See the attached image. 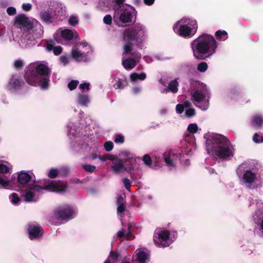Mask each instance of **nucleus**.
<instances>
[{"label": "nucleus", "instance_id": "f257e3e1", "mask_svg": "<svg viewBox=\"0 0 263 263\" xmlns=\"http://www.w3.org/2000/svg\"><path fill=\"white\" fill-rule=\"evenodd\" d=\"M15 24L24 30L18 42L22 48L35 45V39L40 37L43 34L42 25L36 20L29 18L24 14H20L15 17Z\"/></svg>", "mask_w": 263, "mask_h": 263}, {"label": "nucleus", "instance_id": "f03ea898", "mask_svg": "<svg viewBox=\"0 0 263 263\" xmlns=\"http://www.w3.org/2000/svg\"><path fill=\"white\" fill-rule=\"evenodd\" d=\"M208 153L216 158L230 159L234 156V148L230 141L222 135L208 133L204 134Z\"/></svg>", "mask_w": 263, "mask_h": 263}, {"label": "nucleus", "instance_id": "7ed1b4c3", "mask_svg": "<svg viewBox=\"0 0 263 263\" xmlns=\"http://www.w3.org/2000/svg\"><path fill=\"white\" fill-rule=\"evenodd\" d=\"M51 69L45 61H36L26 68L25 79L32 86H40L42 89L48 88Z\"/></svg>", "mask_w": 263, "mask_h": 263}, {"label": "nucleus", "instance_id": "20e7f679", "mask_svg": "<svg viewBox=\"0 0 263 263\" xmlns=\"http://www.w3.org/2000/svg\"><path fill=\"white\" fill-rule=\"evenodd\" d=\"M66 190V185L59 180H48L43 186L34 182L27 185L23 197L26 202H36L43 190L62 194L65 192Z\"/></svg>", "mask_w": 263, "mask_h": 263}, {"label": "nucleus", "instance_id": "39448f33", "mask_svg": "<svg viewBox=\"0 0 263 263\" xmlns=\"http://www.w3.org/2000/svg\"><path fill=\"white\" fill-rule=\"evenodd\" d=\"M191 47L194 56L198 59H203L216 52L217 44L213 36L203 34L193 42Z\"/></svg>", "mask_w": 263, "mask_h": 263}, {"label": "nucleus", "instance_id": "423d86ee", "mask_svg": "<svg viewBox=\"0 0 263 263\" xmlns=\"http://www.w3.org/2000/svg\"><path fill=\"white\" fill-rule=\"evenodd\" d=\"M121 155L123 158L111 165V171L114 173L119 174L128 172L132 174L139 168V163L141 161L139 157L128 152L122 153Z\"/></svg>", "mask_w": 263, "mask_h": 263}, {"label": "nucleus", "instance_id": "0eeeda50", "mask_svg": "<svg viewBox=\"0 0 263 263\" xmlns=\"http://www.w3.org/2000/svg\"><path fill=\"white\" fill-rule=\"evenodd\" d=\"M147 36V30L145 26L140 23L135 24L131 27L125 30L123 33L124 44H127L133 47V41H135L137 46L142 48V44Z\"/></svg>", "mask_w": 263, "mask_h": 263}, {"label": "nucleus", "instance_id": "6e6552de", "mask_svg": "<svg viewBox=\"0 0 263 263\" xmlns=\"http://www.w3.org/2000/svg\"><path fill=\"white\" fill-rule=\"evenodd\" d=\"M237 174L240 182L250 189H254L259 180L257 170L251 163L244 162L240 165Z\"/></svg>", "mask_w": 263, "mask_h": 263}, {"label": "nucleus", "instance_id": "1a4fd4ad", "mask_svg": "<svg viewBox=\"0 0 263 263\" xmlns=\"http://www.w3.org/2000/svg\"><path fill=\"white\" fill-rule=\"evenodd\" d=\"M173 30L178 35L185 38H190L197 32L198 23L195 18L183 17L173 25Z\"/></svg>", "mask_w": 263, "mask_h": 263}, {"label": "nucleus", "instance_id": "9d476101", "mask_svg": "<svg viewBox=\"0 0 263 263\" xmlns=\"http://www.w3.org/2000/svg\"><path fill=\"white\" fill-rule=\"evenodd\" d=\"M141 59V54L139 52L135 51L131 45L124 44L122 64L126 70H129L133 69L137 63L140 62Z\"/></svg>", "mask_w": 263, "mask_h": 263}, {"label": "nucleus", "instance_id": "9b49d317", "mask_svg": "<svg viewBox=\"0 0 263 263\" xmlns=\"http://www.w3.org/2000/svg\"><path fill=\"white\" fill-rule=\"evenodd\" d=\"M115 13L114 21L118 25L121 23H127L132 21V19L136 15L135 8L129 5H122L117 8H114Z\"/></svg>", "mask_w": 263, "mask_h": 263}, {"label": "nucleus", "instance_id": "f8f14e48", "mask_svg": "<svg viewBox=\"0 0 263 263\" xmlns=\"http://www.w3.org/2000/svg\"><path fill=\"white\" fill-rule=\"evenodd\" d=\"M210 94L206 89H196L191 92L194 104L201 110H206L209 106Z\"/></svg>", "mask_w": 263, "mask_h": 263}, {"label": "nucleus", "instance_id": "ddd939ff", "mask_svg": "<svg viewBox=\"0 0 263 263\" xmlns=\"http://www.w3.org/2000/svg\"><path fill=\"white\" fill-rule=\"evenodd\" d=\"M153 241L159 247H167L171 245L173 240L170 237V232L166 230L157 229L153 236Z\"/></svg>", "mask_w": 263, "mask_h": 263}, {"label": "nucleus", "instance_id": "4468645a", "mask_svg": "<svg viewBox=\"0 0 263 263\" xmlns=\"http://www.w3.org/2000/svg\"><path fill=\"white\" fill-rule=\"evenodd\" d=\"M250 205L255 207V211L253 215V220L263 236V202L260 200L256 201L255 203L253 202Z\"/></svg>", "mask_w": 263, "mask_h": 263}, {"label": "nucleus", "instance_id": "2eb2a0df", "mask_svg": "<svg viewBox=\"0 0 263 263\" xmlns=\"http://www.w3.org/2000/svg\"><path fill=\"white\" fill-rule=\"evenodd\" d=\"M90 50V47L86 43H81L72 49L71 55L77 61H85L86 59V53Z\"/></svg>", "mask_w": 263, "mask_h": 263}, {"label": "nucleus", "instance_id": "dca6fc26", "mask_svg": "<svg viewBox=\"0 0 263 263\" xmlns=\"http://www.w3.org/2000/svg\"><path fill=\"white\" fill-rule=\"evenodd\" d=\"M54 213L56 217L60 219L69 220L73 217L76 211L70 205H64L58 207Z\"/></svg>", "mask_w": 263, "mask_h": 263}, {"label": "nucleus", "instance_id": "f3484780", "mask_svg": "<svg viewBox=\"0 0 263 263\" xmlns=\"http://www.w3.org/2000/svg\"><path fill=\"white\" fill-rule=\"evenodd\" d=\"M149 259V253L144 248L137 249L133 255L134 263H147Z\"/></svg>", "mask_w": 263, "mask_h": 263}, {"label": "nucleus", "instance_id": "a211bd4d", "mask_svg": "<svg viewBox=\"0 0 263 263\" xmlns=\"http://www.w3.org/2000/svg\"><path fill=\"white\" fill-rule=\"evenodd\" d=\"M178 155L181 157V153L177 152L176 149L169 151L163 154V158L167 166L172 168L175 166L178 158Z\"/></svg>", "mask_w": 263, "mask_h": 263}, {"label": "nucleus", "instance_id": "6ab92c4d", "mask_svg": "<svg viewBox=\"0 0 263 263\" xmlns=\"http://www.w3.org/2000/svg\"><path fill=\"white\" fill-rule=\"evenodd\" d=\"M73 36L74 33L71 30L68 29L63 30L61 28L57 30L54 38L58 43L63 44L64 41L71 40Z\"/></svg>", "mask_w": 263, "mask_h": 263}, {"label": "nucleus", "instance_id": "aec40b11", "mask_svg": "<svg viewBox=\"0 0 263 263\" xmlns=\"http://www.w3.org/2000/svg\"><path fill=\"white\" fill-rule=\"evenodd\" d=\"M34 180V175L31 172L22 171L18 173L17 181L21 184L25 185Z\"/></svg>", "mask_w": 263, "mask_h": 263}, {"label": "nucleus", "instance_id": "412c9836", "mask_svg": "<svg viewBox=\"0 0 263 263\" xmlns=\"http://www.w3.org/2000/svg\"><path fill=\"white\" fill-rule=\"evenodd\" d=\"M40 16L41 21L47 24H50L56 22L55 16L53 15V10L51 8H49L40 12Z\"/></svg>", "mask_w": 263, "mask_h": 263}, {"label": "nucleus", "instance_id": "4be33fe9", "mask_svg": "<svg viewBox=\"0 0 263 263\" xmlns=\"http://www.w3.org/2000/svg\"><path fill=\"white\" fill-rule=\"evenodd\" d=\"M28 231L29 237L31 239L39 238L43 234V230L39 226L34 224L29 226Z\"/></svg>", "mask_w": 263, "mask_h": 263}, {"label": "nucleus", "instance_id": "5701e85b", "mask_svg": "<svg viewBox=\"0 0 263 263\" xmlns=\"http://www.w3.org/2000/svg\"><path fill=\"white\" fill-rule=\"evenodd\" d=\"M142 160L144 164L148 166H151L152 161H153L155 163V166L157 167L160 166V162L162 161V159L160 157V155L157 154L153 157V159L151 158L148 155H145L143 157Z\"/></svg>", "mask_w": 263, "mask_h": 263}, {"label": "nucleus", "instance_id": "b1692460", "mask_svg": "<svg viewBox=\"0 0 263 263\" xmlns=\"http://www.w3.org/2000/svg\"><path fill=\"white\" fill-rule=\"evenodd\" d=\"M53 15L55 16V21H62L65 17L66 13V8L65 6L61 5H57L54 10H53Z\"/></svg>", "mask_w": 263, "mask_h": 263}, {"label": "nucleus", "instance_id": "393cba45", "mask_svg": "<svg viewBox=\"0 0 263 263\" xmlns=\"http://www.w3.org/2000/svg\"><path fill=\"white\" fill-rule=\"evenodd\" d=\"M22 83L23 82L20 80L18 77L13 76L8 84L7 87L9 90L15 89L20 87Z\"/></svg>", "mask_w": 263, "mask_h": 263}, {"label": "nucleus", "instance_id": "a878e982", "mask_svg": "<svg viewBox=\"0 0 263 263\" xmlns=\"http://www.w3.org/2000/svg\"><path fill=\"white\" fill-rule=\"evenodd\" d=\"M179 83L176 80L171 81L169 83L166 88H165L162 92L165 93L167 92H172L173 93H176L178 90Z\"/></svg>", "mask_w": 263, "mask_h": 263}, {"label": "nucleus", "instance_id": "bb28decb", "mask_svg": "<svg viewBox=\"0 0 263 263\" xmlns=\"http://www.w3.org/2000/svg\"><path fill=\"white\" fill-rule=\"evenodd\" d=\"M12 169V165L8 162L0 161V174H7L10 173Z\"/></svg>", "mask_w": 263, "mask_h": 263}, {"label": "nucleus", "instance_id": "cd10ccee", "mask_svg": "<svg viewBox=\"0 0 263 263\" xmlns=\"http://www.w3.org/2000/svg\"><path fill=\"white\" fill-rule=\"evenodd\" d=\"M146 78V75L144 72H141L140 73L133 72L130 74V79L132 83H135L137 80L143 81Z\"/></svg>", "mask_w": 263, "mask_h": 263}, {"label": "nucleus", "instance_id": "c85d7f7f", "mask_svg": "<svg viewBox=\"0 0 263 263\" xmlns=\"http://www.w3.org/2000/svg\"><path fill=\"white\" fill-rule=\"evenodd\" d=\"M117 235L118 237L122 238L123 239H131L133 238L130 233L129 227H128L127 231L124 229L119 231L117 233Z\"/></svg>", "mask_w": 263, "mask_h": 263}, {"label": "nucleus", "instance_id": "c756f323", "mask_svg": "<svg viewBox=\"0 0 263 263\" xmlns=\"http://www.w3.org/2000/svg\"><path fill=\"white\" fill-rule=\"evenodd\" d=\"M89 102L90 101L89 99L88 96L87 95H79L78 98V103L79 104L83 106H87L88 104L89 103Z\"/></svg>", "mask_w": 263, "mask_h": 263}, {"label": "nucleus", "instance_id": "7c9ffc66", "mask_svg": "<svg viewBox=\"0 0 263 263\" xmlns=\"http://www.w3.org/2000/svg\"><path fill=\"white\" fill-rule=\"evenodd\" d=\"M46 48L48 51H52L55 55H59L62 51V48L61 46H54L51 44H48L46 46Z\"/></svg>", "mask_w": 263, "mask_h": 263}, {"label": "nucleus", "instance_id": "2f4dec72", "mask_svg": "<svg viewBox=\"0 0 263 263\" xmlns=\"http://www.w3.org/2000/svg\"><path fill=\"white\" fill-rule=\"evenodd\" d=\"M251 124L254 127H261L263 125V118L260 116H254L252 119Z\"/></svg>", "mask_w": 263, "mask_h": 263}, {"label": "nucleus", "instance_id": "473e14b6", "mask_svg": "<svg viewBox=\"0 0 263 263\" xmlns=\"http://www.w3.org/2000/svg\"><path fill=\"white\" fill-rule=\"evenodd\" d=\"M11 186V182L8 179L0 176V189H9Z\"/></svg>", "mask_w": 263, "mask_h": 263}, {"label": "nucleus", "instance_id": "72a5a7b5", "mask_svg": "<svg viewBox=\"0 0 263 263\" xmlns=\"http://www.w3.org/2000/svg\"><path fill=\"white\" fill-rule=\"evenodd\" d=\"M117 212L118 214L122 213L124 212L125 209V205L124 203V198L122 196H120L117 198Z\"/></svg>", "mask_w": 263, "mask_h": 263}, {"label": "nucleus", "instance_id": "f704fd0d", "mask_svg": "<svg viewBox=\"0 0 263 263\" xmlns=\"http://www.w3.org/2000/svg\"><path fill=\"white\" fill-rule=\"evenodd\" d=\"M215 35L217 39L222 41H225L228 37L227 32L224 30H218L216 32Z\"/></svg>", "mask_w": 263, "mask_h": 263}, {"label": "nucleus", "instance_id": "c9c22d12", "mask_svg": "<svg viewBox=\"0 0 263 263\" xmlns=\"http://www.w3.org/2000/svg\"><path fill=\"white\" fill-rule=\"evenodd\" d=\"M185 141L189 143L188 147L190 148V149H192L193 148L195 147V139L194 136H190L186 137L185 138Z\"/></svg>", "mask_w": 263, "mask_h": 263}, {"label": "nucleus", "instance_id": "e433bc0d", "mask_svg": "<svg viewBox=\"0 0 263 263\" xmlns=\"http://www.w3.org/2000/svg\"><path fill=\"white\" fill-rule=\"evenodd\" d=\"M187 130L189 133L194 134L197 133L199 127L197 124L191 123L188 125Z\"/></svg>", "mask_w": 263, "mask_h": 263}, {"label": "nucleus", "instance_id": "4c0bfd02", "mask_svg": "<svg viewBox=\"0 0 263 263\" xmlns=\"http://www.w3.org/2000/svg\"><path fill=\"white\" fill-rule=\"evenodd\" d=\"M208 68V65L205 62H201L198 64L197 69L200 72H205Z\"/></svg>", "mask_w": 263, "mask_h": 263}, {"label": "nucleus", "instance_id": "58836bf2", "mask_svg": "<svg viewBox=\"0 0 263 263\" xmlns=\"http://www.w3.org/2000/svg\"><path fill=\"white\" fill-rule=\"evenodd\" d=\"M118 257L119 255L117 253H113L111 251L109 258L107 260H106L104 263H111V261L114 263L115 261L117 260Z\"/></svg>", "mask_w": 263, "mask_h": 263}, {"label": "nucleus", "instance_id": "ea45409f", "mask_svg": "<svg viewBox=\"0 0 263 263\" xmlns=\"http://www.w3.org/2000/svg\"><path fill=\"white\" fill-rule=\"evenodd\" d=\"M10 200L13 204H17L20 200L17 194L15 193L10 196Z\"/></svg>", "mask_w": 263, "mask_h": 263}, {"label": "nucleus", "instance_id": "a19ab883", "mask_svg": "<svg viewBox=\"0 0 263 263\" xmlns=\"http://www.w3.org/2000/svg\"><path fill=\"white\" fill-rule=\"evenodd\" d=\"M68 23L71 26L77 24L79 22L78 17L75 15H71L68 19Z\"/></svg>", "mask_w": 263, "mask_h": 263}, {"label": "nucleus", "instance_id": "79ce46f5", "mask_svg": "<svg viewBox=\"0 0 263 263\" xmlns=\"http://www.w3.org/2000/svg\"><path fill=\"white\" fill-rule=\"evenodd\" d=\"M253 140L256 143H262L263 136L259 135L257 133H255L253 137Z\"/></svg>", "mask_w": 263, "mask_h": 263}, {"label": "nucleus", "instance_id": "37998d69", "mask_svg": "<svg viewBox=\"0 0 263 263\" xmlns=\"http://www.w3.org/2000/svg\"><path fill=\"white\" fill-rule=\"evenodd\" d=\"M79 84V81L77 80H72L68 84V87L70 90H73L77 87Z\"/></svg>", "mask_w": 263, "mask_h": 263}, {"label": "nucleus", "instance_id": "c03bdc74", "mask_svg": "<svg viewBox=\"0 0 263 263\" xmlns=\"http://www.w3.org/2000/svg\"><path fill=\"white\" fill-rule=\"evenodd\" d=\"M122 181L124 184V186L126 189V190L127 191H128L129 192H130V187L131 186V183H132L130 180L127 178H124L122 179Z\"/></svg>", "mask_w": 263, "mask_h": 263}, {"label": "nucleus", "instance_id": "a18cd8bd", "mask_svg": "<svg viewBox=\"0 0 263 263\" xmlns=\"http://www.w3.org/2000/svg\"><path fill=\"white\" fill-rule=\"evenodd\" d=\"M104 147L106 151L110 152L113 149V143L111 141H107L104 143Z\"/></svg>", "mask_w": 263, "mask_h": 263}, {"label": "nucleus", "instance_id": "49530a36", "mask_svg": "<svg viewBox=\"0 0 263 263\" xmlns=\"http://www.w3.org/2000/svg\"><path fill=\"white\" fill-rule=\"evenodd\" d=\"M59 171L57 169H51L48 173V176L51 178H54L57 177Z\"/></svg>", "mask_w": 263, "mask_h": 263}, {"label": "nucleus", "instance_id": "de8ad7c7", "mask_svg": "<svg viewBox=\"0 0 263 263\" xmlns=\"http://www.w3.org/2000/svg\"><path fill=\"white\" fill-rule=\"evenodd\" d=\"M83 167L85 170L89 173L93 172L96 169L95 166L90 164H84Z\"/></svg>", "mask_w": 263, "mask_h": 263}, {"label": "nucleus", "instance_id": "09e8293b", "mask_svg": "<svg viewBox=\"0 0 263 263\" xmlns=\"http://www.w3.org/2000/svg\"><path fill=\"white\" fill-rule=\"evenodd\" d=\"M112 17L109 14L106 15L105 16H104V17L103 18L104 23H105V24H107V25H110L112 23Z\"/></svg>", "mask_w": 263, "mask_h": 263}, {"label": "nucleus", "instance_id": "8fccbe9b", "mask_svg": "<svg viewBox=\"0 0 263 263\" xmlns=\"http://www.w3.org/2000/svg\"><path fill=\"white\" fill-rule=\"evenodd\" d=\"M89 86L90 84L89 83L84 82L79 85V88L82 91L85 89L88 91L89 90Z\"/></svg>", "mask_w": 263, "mask_h": 263}, {"label": "nucleus", "instance_id": "3c124183", "mask_svg": "<svg viewBox=\"0 0 263 263\" xmlns=\"http://www.w3.org/2000/svg\"><path fill=\"white\" fill-rule=\"evenodd\" d=\"M185 115L188 117H191L195 115V110L194 108H191L185 110Z\"/></svg>", "mask_w": 263, "mask_h": 263}, {"label": "nucleus", "instance_id": "603ef678", "mask_svg": "<svg viewBox=\"0 0 263 263\" xmlns=\"http://www.w3.org/2000/svg\"><path fill=\"white\" fill-rule=\"evenodd\" d=\"M142 91V86L138 85L135 86L132 89V93L135 95H138Z\"/></svg>", "mask_w": 263, "mask_h": 263}, {"label": "nucleus", "instance_id": "864d4df0", "mask_svg": "<svg viewBox=\"0 0 263 263\" xmlns=\"http://www.w3.org/2000/svg\"><path fill=\"white\" fill-rule=\"evenodd\" d=\"M114 141L116 143H123L124 142V137L121 135L116 136Z\"/></svg>", "mask_w": 263, "mask_h": 263}, {"label": "nucleus", "instance_id": "5fc2aeb1", "mask_svg": "<svg viewBox=\"0 0 263 263\" xmlns=\"http://www.w3.org/2000/svg\"><path fill=\"white\" fill-rule=\"evenodd\" d=\"M7 13L10 15H13L16 14V11L14 7H9L7 9Z\"/></svg>", "mask_w": 263, "mask_h": 263}, {"label": "nucleus", "instance_id": "6e6d98bb", "mask_svg": "<svg viewBox=\"0 0 263 263\" xmlns=\"http://www.w3.org/2000/svg\"><path fill=\"white\" fill-rule=\"evenodd\" d=\"M22 8L24 11H28L31 10L32 5L30 3H24L22 4Z\"/></svg>", "mask_w": 263, "mask_h": 263}, {"label": "nucleus", "instance_id": "4d7b16f0", "mask_svg": "<svg viewBox=\"0 0 263 263\" xmlns=\"http://www.w3.org/2000/svg\"><path fill=\"white\" fill-rule=\"evenodd\" d=\"M176 110L178 114H181L184 111V106L182 104H178L176 106Z\"/></svg>", "mask_w": 263, "mask_h": 263}, {"label": "nucleus", "instance_id": "13d9d810", "mask_svg": "<svg viewBox=\"0 0 263 263\" xmlns=\"http://www.w3.org/2000/svg\"><path fill=\"white\" fill-rule=\"evenodd\" d=\"M60 62L63 65H66L69 62V59L66 56H62L60 59Z\"/></svg>", "mask_w": 263, "mask_h": 263}, {"label": "nucleus", "instance_id": "bf43d9fd", "mask_svg": "<svg viewBox=\"0 0 263 263\" xmlns=\"http://www.w3.org/2000/svg\"><path fill=\"white\" fill-rule=\"evenodd\" d=\"M23 65V62L21 60H16L14 63V66L16 68H20Z\"/></svg>", "mask_w": 263, "mask_h": 263}, {"label": "nucleus", "instance_id": "052dcab7", "mask_svg": "<svg viewBox=\"0 0 263 263\" xmlns=\"http://www.w3.org/2000/svg\"><path fill=\"white\" fill-rule=\"evenodd\" d=\"M123 81L121 79H118L116 83L117 88L119 89H122L124 88L123 85Z\"/></svg>", "mask_w": 263, "mask_h": 263}, {"label": "nucleus", "instance_id": "680f3d73", "mask_svg": "<svg viewBox=\"0 0 263 263\" xmlns=\"http://www.w3.org/2000/svg\"><path fill=\"white\" fill-rule=\"evenodd\" d=\"M124 2V0H113L112 1V3H115V6H114V8H116V4L118 5V7H119L120 6H122L123 4L122 3Z\"/></svg>", "mask_w": 263, "mask_h": 263}, {"label": "nucleus", "instance_id": "e2e57ef3", "mask_svg": "<svg viewBox=\"0 0 263 263\" xmlns=\"http://www.w3.org/2000/svg\"><path fill=\"white\" fill-rule=\"evenodd\" d=\"M107 159H108V160H110L111 161H116V162L118 160H120L116 156H115L114 155H109V154L107 155Z\"/></svg>", "mask_w": 263, "mask_h": 263}, {"label": "nucleus", "instance_id": "0e129e2a", "mask_svg": "<svg viewBox=\"0 0 263 263\" xmlns=\"http://www.w3.org/2000/svg\"><path fill=\"white\" fill-rule=\"evenodd\" d=\"M144 1L145 4L151 5L154 3L155 0H144Z\"/></svg>", "mask_w": 263, "mask_h": 263}, {"label": "nucleus", "instance_id": "69168bd1", "mask_svg": "<svg viewBox=\"0 0 263 263\" xmlns=\"http://www.w3.org/2000/svg\"><path fill=\"white\" fill-rule=\"evenodd\" d=\"M99 159L102 161H105L106 160H108V159H107V155H104V156H100L99 157Z\"/></svg>", "mask_w": 263, "mask_h": 263}, {"label": "nucleus", "instance_id": "338daca9", "mask_svg": "<svg viewBox=\"0 0 263 263\" xmlns=\"http://www.w3.org/2000/svg\"><path fill=\"white\" fill-rule=\"evenodd\" d=\"M235 93H237V90H235V91H231L230 92V96L233 98H235Z\"/></svg>", "mask_w": 263, "mask_h": 263}, {"label": "nucleus", "instance_id": "774afa93", "mask_svg": "<svg viewBox=\"0 0 263 263\" xmlns=\"http://www.w3.org/2000/svg\"><path fill=\"white\" fill-rule=\"evenodd\" d=\"M143 59L146 61V62L149 63L152 61L151 58L148 56H144Z\"/></svg>", "mask_w": 263, "mask_h": 263}]
</instances>
